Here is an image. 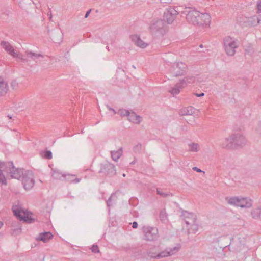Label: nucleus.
<instances>
[{
  "mask_svg": "<svg viewBox=\"0 0 261 261\" xmlns=\"http://www.w3.org/2000/svg\"><path fill=\"white\" fill-rule=\"evenodd\" d=\"M3 172L9 173L12 178L19 179L24 174V171L22 168H16L12 162H0V182L7 184V181Z\"/></svg>",
  "mask_w": 261,
  "mask_h": 261,
  "instance_id": "obj_1",
  "label": "nucleus"
},
{
  "mask_svg": "<svg viewBox=\"0 0 261 261\" xmlns=\"http://www.w3.org/2000/svg\"><path fill=\"white\" fill-rule=\"evenodd\" d=\"M229 204L242 208H250L252 206V200L248 197H231L226 198Z\"/></svg>",
  "mask_w": 261,
  "mask_h": 261,
  "instance_id": "obj_2",
  "label": "nucleus"
},
{
  "mask_svg": "<svg viewBox=\"0 0 261 261\" xmlns=\"http://www.w3.org/2000/svg\"><path fill=\"white\" fill-rule=\"evenodd\" d=\"M12 210L14 216L19 220L28 223H31L34 221V219L31 217L27 210L22 208L18 205H13Z\"/></svg>",
  "mask_w": 261,
  "mask_h": 261,
  "instance_id": "obj_3",
  "label": "nucleus"
},
{
  "mask_svg": "<svg viewBox=\"0 0 261 261\" xmlns=\"http://www.w3.org/2000/svg\"><path fill=\"white\" fill-rule=\"evenodd\" d=\"M149 30L152 35L163 36L166 32V24L164 20H157L151 23Z\"/></svg>",
  "mask_w": 261,
  "mask_h": 261,
  "instance_id": "obj_4",
  "label": "nucleus"
},
{
  "mask_svg": "<svg viewBox=\"0 0 261 261\" xmlns=\"http://www.w3.org/2000/svg\"><path fill=\"white\" fill-rule=\"evenodd\" d=\"M225 51L228 56H232L235 54L236 48L238 47L237 40L230 36L225 37L223 40Z\"/></svg>",
  "mask_w": 261,
  "mask_h": 261,
  "instance_id": "obj_5",
  "label": "nucleus"
},
{
  "mask_svg": "<svg viewBox=\"0 0 261 261\" xmlns=\"http://www.w3.org/2000/svg\"><path fill=\"white\" fill-rule=\"evenodd\" d=\"M159 248L160 246H151L147 252L148 256L152 259H161L170 256L167 248L164 250L158 253V251H159Z\"/></svg>",
  "mask_w": 261,
  "mask_h": 261,
  "instance_id": "obj_6",
  "label": "nucleus"
},
{
  "mask_svg": "<svg viewBox=\"0 0 261 261\" xmlns=\"http://www.w3.org/2000/svg\"><path fill=\"white\" fill-rule=\"evenodd\" d=\"M144 234V240L147 241H154L158 240L159 235L158 229L155 227L144 226L142 228Z\"/></svg>",
  "mask_w": 261,
  "mask_h": 261,
  "instance_id": "obj_7",
  "label": "nucleus"
},
{
  "mask_svg": "<svg viewBox=\"0 0 261 261\" xmlns=\"http://www.w3.org/2000/svg\"><path fill=\"white\" fill-rule=\"evenodd\" d=\"M187 66L183 62L174 63L170 68V72L174 76L177 77L187 73Z\"/></svg>",
  "mask_w": 261,
  "mask_h": 261,
  "instance_id": "obj_8",
  "label": "nucleus"
},
{
  "mask_svg": "<svg viewBox=\"0 0 261 261\" xmlns=\"http://www.w3.org/2000/svg\"><path fill=\"white\" fill-rule=\"evenodd\" d=\"M21 178L22 184L25 190H29L33 187L35 180L34 173L32 171H24V174Z\"/></svg>",
  "mask_w": 261,
  "mask_h": 261,
  "instance_id": "obj_9",
  "label": "nucleus"
},
{
  "mask_svg": "<svg viewBox=\"0 0 261 261\" xmlns=\"http://www.w3.org/2000/svg\"><path fill=\"white\" fill-rule=\"evenodd\" d=\"M239 21L242 25L246 27H255L258 24L257 15H254L250 17L243 16L240 18V20Z\"/></svg>",
  "mask_w": 261,
  "mask_h": 261,
  "instance_id": "obj_10",
  "label": "nucleus"
},
{
  "mask_svg": "<svg viewBox=\"0 0 261 261\" xmlns=\"http://www.w3.org/2000/svg\"><path fill=\"white\" fill-rule=\"evenodd\" d=\"M99 172L103 173L110 177L113 176L116 174L115 166L109 162L101 164V168Z\"/></svg>",
  "mask_w": 261,
  "mask_h": 261,
  "instance_id": "obj_11",
  "label": "nucleus"
},
{
  "mask_svg": "<svg viewBox=\"0 0 261 261\" xmlns=\"http://www.w3.org/2000/svg\"><path fill=\"white\" fill-rule=\"evenodd\" d=\"M178 14V12L174 8H168L164 12V18L168 24H171Z\"/></svg>",
  "mask_w": 261,
  "mask_h": 261,
  "instance_id": "obj_12",
  "label": "nucleus"
},
{
  "mask_svg": "<svg viewBox=\"0 0 261 261\" xmlns=\"http://www.w3.org/2000/svg\"><path fill=\"white\" fill-rule=\"evenodd\" d=\"M232 138L233 139V147H242L246 143V139L245 137L239 133L232 134Z\"/></svg>",
  "mask_w": 261,
  "mask_h": 261,
  "instance_id": "obj_13",
  "label": "nucleus"
},
{
  "mask_svg": "<svg viewBox=\"0 0 261 261\" xmlns=\"http://www.w3.org/2000/svg\"><path fill=\"white\" fill-rule=\"evenodd\" d=\"M199 15H200V12L196 10H190L187 14L186 19L189 23L196 25L197 19L199 17Z\"/></svg>",
  "mask_w": 261,
  "mask_h": 261,
  "instance_id": "obj_14",
  "label": "nucleus"
},
{
  "mask_svg": "<svg viewBox=\"0 0 261 261\" xmlns=\"http://www.w3.org/2000/svg\"><path fill=\"white\" fill-rule=\"evenodd\" d=\"M181 217H183L186 224L188 225L196 222V216L193 213L184 211L182 213Z\"/></svg>",
  "mask_w": 261,
  "mask_h": 261,
  "instance_id": "obj_15",
  "label": "nucleus"
},
{
  "mask_svg": "<svg viewBox=\"0 0 261 261\" xmlns=\"http://www.w3.org/2000/svg\"><path fill=\"white\" fill-rule=\"evenodd\" d=\"M211 22V16L207 13H201L197 19V23L198 25H209Z\"/></svg>",
  "mask_w": 261,
  "mask_h": 261,
  "instance_id": "obj_16",
  "label": "nucleus"
},
{
  "mask_svg": "<svg viewBox=\"0 0 261 261\" xmlns=\"http://www.w3.org/2000/svg\"><path fill=\"white\" fill-rule=\"evenodd\" d=\"M9 91L8 82L0 76V97H5Z\"/></svg>",
  "mask_w": 261,
  "mask_h": 261,
  "instance_id": "obj_17",
  "label": "nucleus"
},
{
  "mask_svg": "<svg viewBox=\"0 0 261 261\" xmlns=\"http://www.w3.org/2000/svg\"><path fill=\"white\" fill-rule=\"evenodd\" d=\"M233 139L232 138V134L230 135L228 137L225 138L221 141L220 145L223 148L225 149H231L233 148Z\"/></svg>",
  "mask_w": 261,
  "mask_h": 261,
  "instance_id": "obj_18",
  "label": "nucleus"
},
{
  "mask_svg": "<svg viewBox=\"0 0 261 261\" xmlns=\"http://www.w3.org/2000/svg\"><path fill=\"white\" fill-rule=\"evenodd\" d=\"M1 45L7 53L13 57H16L17 56V52L15 51L13 46L8 42L3 41L1 42Z\"/></svg>",
  "mask_w": 261,
  "mask_h": 261,
  "instance_id": "obj_19",
  "label": "nucleus"
},
{
  "mask_svg": "<svg viewBox=\"0 0 261 261\" xmlns=\"http://www.w3.org/2000/svg\"><path fill=\"white\" fill-rule=\"evenodd\" d=\"M130 38L135 44L140 48H144L147 46V44L143 42L137 35H131Z\"/></svg>",
  "mask_w": 261,
  "mask_h": 261,
  "instance_id": "obj_20",
  "label": "nucleus"
},
{
  "mask_svg": "<svg viewBox=\"0 0 261 261\" xmlns=\"http://www.w3.org/2000/svg\"><path fill=\"white\" fill-rule=\"evenodd\" d=\"M25 54L28 58H30L31 60L37 62V60L39 58H43L44 56L40 53H34L31 50H26Z\"/></svg>",
  "mask_w": 261,
  "mask_h": 261,
  "instance_id": "obj_21",
  "label": "nucleus"
},
{
  "mask_svg": "<svg viewBox=\"0 0 261 261\" xmlns=\"http://www.w3.org/2000/svg\"><path fill=\"white\" fill-rule=\"evenodd\" d=\"M184 83V82H178L175 84V85L170 90H169V92L173 95V96H175L179 93L180 90L184 88L182 84Z\"/></svg>",
  "mask_w": 261,
  "mask_h": 261,
  "instance_id": "obj_22",
  "label": "nucleus"
},
{
  "mask_svg": "<svg viewBox=\"0 0 261 261\" xmlns=\"http://www.w3.org/2000/svg\"><path fill=\"white\" fill-rule=\"evenodd\" d=\"M128 120L133 123L139 124L142 120V118L139 115H137L134 112H132L129 113Z\"/></svg>",
  "mask_w": 261,
  "mask_h": 261,
  "instance_id": "obj_23",
  "label": "nucleus"
},
{
  "mask_svg": "<svg viewBox=\"0 0 261 261\" xmlns=\"http://www.w3.org/2000/svg\"><path fill=\"white\" fill-rule=\"evenodd\" d=\"M195 110L194 108L190 106L180 110L179 114L181 116L192 115L194 113Z\"/></svg>",
  "mask_w": 261,
  "mask_h": 261,
  "instance_id": "obj_24",
  "label": "nucleus"
},
{
  "mask_svg": "<svg viewBox=\"0 0 261 261\" xmlns=\"http://www.w3.org/2000/svg\"><path fill=\"white\" fill-rule=\"evenodd\" d=\"M53 237V235L50 232H44L39 234V240L43 242H47Z\"/></svg>",
  "mask_w": 261,
  "mask_h": 261,
  "instance_id": "obj_25",
  "label": "nucleus"
},
{
  "mask_svg": "<svg viewBox=\"0 0 261 261\" xmlns=\"http://www.w3.org/2000/svg\"><path fill=\"white\" fill-rule=\"evenodd\" d=\"M251 215L254 219L261 220V207H256L252 210Z\"/></svg>",
  "mask_w": 261,
  "mask_h": 261,
  "instance_id": "obj_26",
  "label": "nucleus"
},
{
  "mask_svg": "<svg viewBox=\"0 0 261 261\" xmlns=\"http://www.w3.org/2000/svg\"><path fill=\"white\" fill-rule=\"evenodd\" d=\"M196 81V77L194 76H187L184 79L179 80L180 82H184L182 84L183 87H185L188 84H191L195 82Z\"/></svg>",
  "mask_w": 261,
  "mask_h": 261,
  "instance_id": "obj_27",
  "label": "nucleus"
},
{
  "mask_svg": "<svg viewBox=\"0 0 261 261\" xmlns=\"http://www.w3.org/2000/svg\"><path fill=\"white\" fill-rule=\"evenodd\" d=\"M180 244H177L175 247L167 248L170 256L176 254L181 249Z\"/></svg>",
  "mask_w": 261,
  "mask_h": 261,
  "instance_id": "obj_28",
  "label": "nucleus"
},
{
  "mask_svg": "<svg viewBox=\"0 0 261 261\" xmlns=\"http://www.w3.org/2000/svg\"><path fill=\"white\" fill-rule=\"evenodd\" d=\"M122 147L117 151H111V154L112 159L115 161H117L122 155Z\"/></svg>",
  "mask_w": 261,
  "mask_h": 261,
  "instance_id": "obj_29",
  "label": "nucleus"
},
{
  "mask_svg": "<svg viewBox=\"0 0 261 261\" xmlns=\"http://www.w3.org/2000/svg\"><path fill=\"white\" fill-rule=\"evenodd\" d=\"M52 177L55 179H60L65 175L57 169H52Z\"/></svg>",
  "mask_w": 261,
  "mask_h": 261,
  "instance_id": "obj_30",
  "label": "nucleus"
},
{
  "mask_svg": "<svg viewBox=\"0 0 261 261\" xmlns=\"http://www.w3.org/2000/svg\"><path fill=\"white\" fill-rule=\"evenodd\" d=\"M159 218L160 220L164 223H167L168 220V215L166 212L165 210L163 209L160 211Z\"/></svg>",
  "mask_w": 261,
  "mask_h": 261,
  "instance_id": "obj_31",
  "label": "nucleus"
},
{
  "mask_svg": "<svg viewBox=\"0 0 261 261\" xmlns=\"http://www.w3.org/2000/svg\"><path fill=\"white\" fill-rule=\"evenodd\" d=\"M189 151L197 152L200 150L199 145L198 143H192L188 145Z\"/></svg>",
  "mask_w": 261,
  "mask_h": 261,
  "instance_id": "obj_32",
  "label": "nucleus"
},
{
  "mask_svg": "<svg viewBox=\"0 0 261 261\" xmlns=\"http://www.w3.org/2000/svg\"><path fill=\"white\" fill-rule=\"evenodd\" d=\"M41 156H43L45 159L50 160L52 159V152L49 150H46L41 153Z\"/></svg>",
  "mask_w": 261,
  "mask_h": 261,
  "instance_id": "obj_33",
  "label": "nucleus"
},
{
  "mask_svg": "<svg viewBox=\"0 0 261 261\" xmlns=\"http://www.w3.org/2000/svg\"><path fill=\"white\" fill-rule=\"evenodd\" d=\"M10 86L12 89L14 91L18 90L19 88V83L15 80H13L11 81Z\"/></svg>",
  "mask_w": 261,
  "mask_h": 261,
  "instance_id": "obj_34",
  "label": "nucleus"
},
{
  "mask_svg": "<svg viewBox=\"0 0 261 261\" xmlns=\"http://www.w3.org/2000/svg\"><path fill=\"white\" fill-rule=\"evenodd\" d=\"M142 145L141 143H138L133 147V151L136 153H141L142 152Z\"/></svg>",
  "mask_w": 261,
  "mask_h": 261,
  "instance_id": "obj_35",
  "label": "nucleus"
},
{
  "mask_svg": "<svg viewBox=\"0 0 261 261\" xmlns=\"http://www.w3.org/2000/svg\"><path fill=\"white\" fill-rule=\"evenodd\" d=\"M129 111L127 110L124 109H120L119 110L118 113L121 116H127L129 115Z\"/></svg>",
  "mask_w": 261,
  "mask_h": 261,
  "instance_id": "obj_36",
  "label": "nucleus"
},
{
  "mask_svg": "<svg viewBox=\"0 0 261 261\" xmlns=\"http://www.w3.org/2000/svg\"><path fill=\"white\" fill-rule=\"evenodd\" d=\"M57 34L59 35V36H60V38L58 39L54 35H53L52 36L51 39L55 43H59L61 41H62L63 35L59 32H57Z\"/></svg>",
  "mask_w": 261,
  "mask_h": 261,
  "instance_id": "obj_37",
  "label": "nucleus"
},
{
  "mask_svg": "<svg viewBox=\"0 0 261 261\" xmlns=\"http://www.w3.org/2000/svg\"><path fill=\"white\" fill-rule=\"evenodd\" d=\"M157 194L160 196H161L163 197H166L168 196H172V194L170 193H164L160 189H157L156 191Z\"/></svg>",
  "mask_w": 261,
  "mask_h": 261,
  "instance_id": "obj_38",
  "label": "nucleus"
},
{
  "mask_svg": "<svg viewBox=\"0 0 261 261\" xmlns=\"http://www.w3.org/2000/svg\"><path fill=\"white\" fill-rule=\"evenodd\" d=\"M114 197H115V194H114V193L112 194L111 196L109 198V199L107 201V205L108 207H110L112 205L111 201Z\"/></svg>",
  "mask_w": 261,
  "mask_h": 261,
  "instance_id": "obj_39",
  "label": "nucleus"
},
{
  "mask_svg": "<svg viewBox=\"0 0 261 261\" xmlns=\"http://www.w3.org/2000/svg\"><path fill=\"white\" fill-rule=\"evenodd\" d=\"M91 251L93 253H96L99 252L98 246L97 245H93L91 248Z\"/></svg>",
  "mask_w": 261,
  "mask_h": 261,
  "instance_id": "obj_40",
  "label": "nucleus"
},
{
  "mask_svg": "<svg viewBox=\"0 0 261 261\" xmlns=\"http://www.w3.org/2000/svg\"><path fill=\"white\" fill-rule=\"evenodd\" d=\"M256 9H257V13H259V12H261V0H259L256 5Z\"/></svg>",
  "mask_w": 261,
  "mask_h": 261,
  "instance_id": "obj_41",
  "label": "nucleus"
},
{
  "mask_svg": "<svg viewBox=\"0 0 261 261\" xmlns=\"http://www.w3.org/2000/svg\"><path fill=\"white\" fill-rule=\"evenodd\" d=\"M191 225H192V227L194 230H198V225L195 223V222L191 224Z\"/></svg>",
  "mask_w": 261,
  "mask_h": 261,
  "instance_id": "obj_42",
  "label": "nucleus"
},
{
  "mask_svg": "<svg viewBox=\"0 0 261 261\" xmlns=\"http://www.w3.org/2000/svg\"><path fill=\"white\" fill-rule=\"evenodd\" d=\"M258 14L257 15V20H258V24H261V12H259V13H257Z\"/></svg>",
  "mask_w": 261,
  "mask_h": 261,
  "instance_id": "obj_43",
  "label": "nucleus"
},
{
  "mask_svg": "<svg viewBox=\"0 0 261 261\" xmlns=\"http://www.w3.org/2000/svg\"><path fill=\"white\" fill-rule=\"evenodd\" d=\"M132 227L134 229H136L138 227V223L137 222L134 221L132 223Z\"/></svg>",
  "mask_w": 261,
  "mask_h": 261,
  "instance_id": "obj_44",
  "label": "nucleus"
},
{
  "mask_svg": "<svg viewBox=\"0 0 261 261\" xmlns=\"http://www.w3.org/2000/svg\"><path fill=\"white\" fill-rule=\"evenodd\" d=\"M193 169L194 171H197L198 172H200L202 171L200 169L197 168V167H193Z\"/></svg>",
  "mask_w": 261,
  "mask_h": 261,
  "instance_id": "obj_45",
  "label": "nucleus"
},
{
  "mask_svg": "<svg viewBox=\"0 0 261 261\" xmlns=\"http://www.w3.org/2000/svg\"><path fill=\"white\" fill-rule=\"evenodd\" d=\"M81 179L76 178L72 180V182L74 183H78L80 181Z\"/></svg>",
  "mask_w": 261,
  "mask_h": 261,
  "instance_id": "obj_46",
  "label": "nucleus"
},
{
  "mask_svg": "<svg viewBox=\"0 0 261 261\" xmlns=\"http://www.w3.org/2000/svg\"><path fill=\"white\" fill-rule=\"evenodd\" d=\"M91 11V9H90L86 13L85 15V18H86L88 17L89 14L90 13Z\"/></svg>",
  "mask_w": 261,
  "mask_h": 261,
  "instance_id": "obj_47",
  "label": "nucleus"
},
{
  "mask_svg": "<svg viewBox=\"0 0 261 261\" xmlns=\"http://www.w3.org/2000/svg\"><path fill=\"white\" fill-rule=\"evenodd\" d=\"M195 95L197 97H202V96H203L204 95V93H201L200 94L195 93Z\"/></svg>",
  "mask_w": 261,
  "mask_h": 261,
  "instance_id": "obj_48",
  "label": "nucleus"
},
{
  "mask_svg": "<svg viewBox=\"0 0 261 261\" xmlns=\"http://www.w3.org/2000/svg\"><path fill=\"white\" fill-rule=\"evenodd\" d=\"M16 57H18L20 60L23 61H25V59L23 57V56H18L17 55V56H16Z\"/></svg>",
  "mask_w": 261,
  "mask_h": 261,
  "instance_id": "obj_49",
  "label": "nucleus"
},
{
  "mask_svg": "<svg viewBox=\"0 0 261 261\" xmlns=\"http://www.w3.org/2000/svg\"><path fill=\"white\" fill-rule=\"evenodd\" d=\"M257 101L259 104H261V96L259 97V98L257 99Z\"/></svg>",
  "mask_w": 261,
  "mask_h": 261,
  "instance_id": "obj_50",
  "label": "nucleus"
},
{
  "mask_svg": "<svg viewBox=\"0 0 261 261\" xmlns=\"http://www.w3.org/2000/svg\"><path fill=\"white\" fill-rule=\"evenodd\" d=\"M107 108H108L109 110H110V111H112V110H113V108H111V107H110V106H109L108 105H107Z\"/></svg>",
  "mask_w": 261,
  "mask_h": 261,
  "instance_id": "obj_51",
  "label": "nucleus"
},
{
  "mask_svg": "<svg viewBox=\"0 0 261 261\" xmlns=\"http://www.w3.org/2000/svg\"><path fill=\"white\" fill-rule=\"evenodd\" d=\"M3 225V222L0 221V228L2 227Z\"/></svg>",
  "mask_w": 261,
  "mask_h": 261,
  "instance_id": "obj_52",
  "label": "nucleus"
},
{
  "mask_svg": "<svg viewBox=\"0 0 261 261\" xmlns=\"http://www.w3.org/2000/svg\"><path fill=\"white\" fill-rule=\"evenodd\" d=\"M112 111H113L114 114H116V113H117L116 111L114 109H113V110Z\"/></svg>",
  "mask_w": 261,
  "mask_h": 261,
  "instance_id": "obj_53",
  "label": "nucleus"
},
{
  "mask_svg": "<svg viewBox=\"0 0 261 261\" xmlns=\"http://www.w3.org/2000/svg\"><path fill=\"white\" fill-rule=\"evenodd\" d=\"M259 127L261 129V121L259 122Z\"/></svg>",
  "mask_w": 261,
  "mask_h": 261,
  "instance_id": "obj_54",
  "label": "nucleus"
},
{
  "mask_svg": "<svg viewBox=\"0 0 261 261\" xmlns=\"http://www.w3.org/2000/svg\"><path fill=\"white\" fill-rule=\"evenodd\" d=\"M8 117L9 118V119H11L12 118V117L10 115H8Z\"/></svg>",
  "mask_w": 261,
  "mask_h": 261,
  "instance_id": "obj_55",
  "label": "nucleus"
},
{
  "mask_svg": "<svg viewBox=\"0 0 261 261\" xmlns=\"http://www.w3.org/2000/svg\"><path fill=\"white\" fill-rule=\"evenodd\" d=\"M106 49H107L108 51H109V47H108V46H107V47H106Z\"/></svg>",
  "mask_w": 261,
  "mask_h": 261,
  "instance_id": "obj_56",
  "label": "nucleus"
},
{
  "mask_svg": "<svg viewBox=\"0 0 261 261\" xmlns=\"http://www.w3.org/2000/svg\"><path fill=\"white\" fill-rule=\"evenodd\" d=\"M199 47H202V44L200 45Z\"/></svg>",
  "mask_w": 261,
  "mask_h": 261,
  "instance_id": "obj_57",
  "label": "nucleus"
},
{
  "mask_svg": "<svg viewBox=\"0 0 261 261\" xmlns=\"http://www.w3.org/2000/svg\"><path fill=\"white\" fill-rule=\"evenodd\" d=\"M123 176L124 177L125 176V174H123Z\"/></svg>",
  "mask_w": 261,
  "mask_h": 261,
  "instance_id": "obj_58",
  "label": "nucleus"
}]
</instances>
